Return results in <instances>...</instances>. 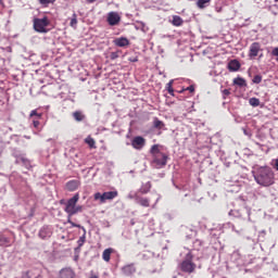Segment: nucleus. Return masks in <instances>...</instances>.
<instances>
[{
	"mask_svg": "<svg viewBox=\"0 0 278 278\" xmlns=\"http://www.w3.org/2000/svg\"><path fill=\"white\" fill-rule=\"evenodd\" d=\"M108 23L112 27H114L115 25H118L121 23V15H118V13H116V12L109 13Z\"/></svg>",
	"mask_w": 278,
	"mask_h": 278,
	"instance_id": "9d476101",
	"label": "nucleus"
},
{
	"mask_svg": "<svg viewBox=\"0 0 278 278\" xmlns=\"http://www.w3.org/2000/svg\"><path fill=\"white\" fill-rule=\"evenodd\" d=\"M86 243V229L84 231V235L81 237H79L77 244L79 248L84 247V244Z\"/></svg>",
	"mask_w": 278,
	"mask_h": 278,
	"instance_id": "c756f323",
	"label": "nucleus"
},
{
	"mask_svg": "<svg viewBox=\"0 0 278 278\" xmlns=\"http://www.w3.org/2000/svg\"><path fill=\"white\" fill-rule=\"evenodd\" d=\"M144 144H147V139L141 136L135 137L131 141L132 149H136L137 151H140Z\"/></svg>",
	"mask_w": 278,
	"mask_h": 278,
	"instance_id": "6e6552de",
	"label": "nucleus"
},
{
	"mask_svg": "<svg viewBox=\"0 0 278 278\" xmlns=\"http://www.w3.org/2000/svg\"><path fill=\"white\" fill-rule=\"evenodd\" d=\"M275 1V3H278V0H274Z\"/></svg>",
	"mask_w": 278,
	"mask_h": 278,
	"instance_id": "de8ad7c7",
	"label": "nucleus"
},
{
	"mask_svg": "<svg viewBox=\"0 0 278 278\" xmlns=\"http://www.w3.org/2000/svg\"><path fill=\"white\" fill-rule=\"evenodd\" d=\"M153 127H154V129H164L166 127V124H164V122L160 121V118L154 117Z\"/></svg>",
	"mask_w": 278,
	"mask_h": 278,
	"instance_id": "aec40b11",
	"label": "nucleus"
},
{
	"mask_svg": "<svg viewBox=\"0 0 278 278\" xmlns=\"http://www.w3.org/2000/svg\"><path fill=\"white\" fill-rule=\"evenodd\" d=\"M118 197V191H106V192H96L93 194L94 201H99L100 204L105 203L106 201H113V199H116Z\"/></svg>",
	"mask_w": 278,
	"mask_h": 278,
	"instance_id": "39448f33",
	"label": "nucleus"
},
{
	"mask_svg": "<svg viewBox=\"0 0 278 278\" xmlns=\"http://www.w3.org/2000/svg\"><path fill=\"white\" fill-rule=\"evenodd\" d=\"M39 238L41 240H47V238H51V230L48 227H43L39 230Z\"/></svg>",
	"mask_w": 278,
	"mask_h": 278,
	"instance_id": "f3484780",
	"label": "nucleus"
},
{
	"mask_svg": "<svg viewBox=\"0 0 278 278\" xmlns=\"http://www.w3.org/2000/svg\"><path fill=\"white\" fill-rule=\"evenodd\" d=\"M89 278H99V275H96V274H93V273L91 271V275H90Z\"/></svg>",
	"mask_w": 278,
	"mask_h": 278,
	"instance_id": "37998d69",
	"label": "nucleus"
},
{
	"mask_svg": "<svg viewBox=\"0 0 278 278\" xmlns=\"http://www.w3.org/2000/svg\"><path fill=\"white\" fill-rule=\"evenodd\" d=\"M132 62H138V59H134Z\"/></svg>",
	"mask_w": 278,
	"mask_h": 278,
	"instance_id": "49530a36",
	"label": "nucleus"
},
{
	"mask_svg": "<svg viewBox=\"0 0 278 278\" xmlns=\"http://www.w3.org/2000/svg\"><path fill=\"white\" fill-rule=\"evenodd\" d=\"M211 2L212 0H198L197 5L200 8V10H203V8H207V4Z\"/></svg>",
	"mask_w": 278,
	"mask_h": 278,
	"instance_id": "a878e982",
	"label": "nucleus"
},
{
	"mask_svg": "<svg viewBox=\"0 0 278 278\" xmlns=\"http://www.w3.org/2000/svg\"><path fill=\"white\" fill-rule=\"evenodd\" d=\"M167 91H168V94H170L172 97H175V89H173V81L167 84Z\"/></svg>",
	"mask_w": 278,
	"mask_h": 278,
	"instance_id": "2f4dec72",
	"label": "nucleus"
},
{
	"mask_svg": "<svg viewBox=\"0 0 278 278\" xmlns=\"http://www.w3.org/2000/svg\"><path fill=\"white\" fill-rule=\"evenodd\" d=\"M140 194H148V192H151V182H147L139 189Z\"/></svg>",
	"mask_w": 278,
	"mask_h": 278,
	"instance_id": "5701e85b",
	"label": "nucleus"
},
{
	"mask_svg": "<svg viewBox=\"0 0 278 278\" xmlns=\"http://www.w3.org/2000/svg\"><path fill=\"white\" fill-rule=\"evenodd\" d=\"M135 200L139 205H141V207H151V200H149V198H144L136 194Z\"/></svg>",
	"mask_w": 278,
	"mask_h": 278,
	"instance_id": "f8f14e48",
	"label": "nucleus"
},
{
	"mask_svg": "<svg viewBox=\"0 0 278 278\" xmlns=\"http://www.w3.org/2000/svg\"><path fill=\"white\" fill-rule=\"evenodd\" d=\"M86 144H88L90 147V149H96V142L94 139L91 137H88L85 139Z\"/></svg>",
	"mask_w": 278,
	"mask_h": 278,
	"instance_id": "c85d7f7f",
	"label": "nucleus"
},
{
	"mask_svg": "<svg viewBox=\"0 0 278 278\" xmlns=\"http://www.w3.org/2000/svg\"><path fill=\"white\" fill-rule=\"evenodd\" d=\"M0 247H12V243L10 242V238L5 236H0Z\"/></svg>",
	"mask_w": 278,
	"mask_h": 278,
	"instance_id": "412c9836",
	"label": "nucleus"
},
{
	"mask_svg": "<svg viewBox=\"0 0 278 278\" xmlns=\"http://www.w3.org/2000/svg\"><path fill=\"white\" fill-rule=\"evenodd\" d=\"M21 162H22V164H24V166H26V168H29V166H30L29 160L22 157Z\"/></svg>",
	"mask_w": 278,
	"mask_h": 278,
	"instance_id": "f704fd0d",
	"label": "nucleus"
},
{
	"mask_svg": "<svg viewBox=\"0 0 278 278\" xmlns=\"http://www.w3.org/2000/svg\"><path fill=\"white\" fill-rule=\"evenodd\" d=\"M115 47H129V39L127 37H119L114 39Z\"/></svg>",
	"mask_w": 278,
	"mask_h": 278,
	"instance_id": "2eb2a0df",
	"label": "nucleus"
},
{
	"mask_svg": "<svg viewBox=\"0 0 278 278\" xmlns=\"http://www.w3.org/2000/svg\"><path fill=\"white\" fill-rule=\"evenodd\" d=\"M87 1V3H94V1H97V0H86Z\"/></svg>",
	"mask_w": 278,
	"mask_h": 278,
	"instance_id": "c03bdc74",
	"label": "nucleus"
},
{
	"mask_svg": "<svg viewBox=\"0 0 278 278\" xmlns=\"http://www.w3.org/2000/svg\"><path fill=\"white\" fill-rule=\"evenodd\" d=\"M39 118L37 119H33V125L35 127V129H38V127H40V121H38Z\"/></svg>",
	"mask_w": 278,
	"mask_h": 278,
	"instance_id": "4c0bfd02",
	"label": "nucleus"
},
{
	"mask_svg": "<svg viewBox=\"0 0 278 278\" xmlns=\"http://www.w3.org/2000/svg\"><path fill=\"white\" fill-rule=\"evenodd\" d=\"M150 153H151L152 157H154L155 155L162 154L163 152L160 151L159 144H154L151 147Z\"/></svg>",
	"mask_w": 278,
	"mask_h": 278,
	"instance_id": "b1692460",
	"label": "nucleus"
},
{
	"mask_svg": "<svg viewBox=\"0 0 278 278\" xmlns=\"http://www.w3.org/2000/svg\"><path fill=\"white\" fill-rule=\"evenodd\" d=\"M34 116L37 118H42V113H38V110H33L29 114V118H34Z\"/></svg>",
	"mask_w": 278,
	"mask_h": 278,
	"instance_id": "7c9ffc66",
	"label": "nucleus"
},
{
	"mask_svg": "<svg viewBox=\"0 0 278 278\" xmlns=\"http://www.w3.org/2000/svg\"><path fill=\"white\" fill-rule=\"evenodd\" d=\"M35 278H42V275H38L37 277H35Z\"/></svg>",
	"mask_w": 278,
	"mask_h": 278,
	"instance_id": "a18cd8bd",
	"label": "nucleus"
},
{
	"mask_svg": "<svg viewBox=\"0 0 278 278\" xmlns=\"http://www.w3.org/2000/svg\"><path fill=\"white\" fill-rule=\"evenodd\" d=\"M112 253H116V250L113 249V248H109V249H105L103 252H102V260L106 263L110 262V260H112Z\"/></svg>",
	"mask_w": 278,
	"mask_h": 278,
	"instance_id": "4468645a",
	"label": "nucleus"
},
{
	"mask_svg": "<svg viewBox=\"0 0 278 278\" xmlns=\"http://www.w3.org/2000/svg\"><path fill=\"white\" fill-rule=\"evenodd\" d=\"M77 188H79V181H78V180H70V181L66 184V189H67L70 192H75V190H77Z\"/></svg>",
	"mask_w": 278,
	"mask_h": 278,
	"instance_id": "dca6fc26",
	"label": "nucleus"
},
{
	"mask_svg": "<svg viewBox=\"0 0 278 278\" xmlns=\"http://www.w3.org/2000/svg\"><path fill=\"white\" fill-rule=\"evenodd\" d=\"M73 118L77 123H81V121L86 119V115L81 111H76V112L73 113Z\"/></svg>",
	"mask_w": 278,
	"mask_h": 278,
	"instance_id": "a211bd4d",
	"label": "nucleus"
},
{
	"mask_svg": "<svg viewBox=\"0 0 278 278\" xmlns=\"http://www.w3.org/2000/svg\"><path fill=\"white\" fill-rule=\"evenodd\" d=\"M22 278H31V276H29V271H24Z\"/></svg>",
	"mask_w": 278,
	"mask_h": 278,
	"instance_id": "a19ab883",
	"label": "nucleus"
},
{
	"mask_svg": "<svg viewBox=\"0 0 278 278\" xmlns=\"http://www.w3.org/2000/svg\"><path fill=\"white\" fill-rule=\"evenodd\" d=\"M79 202V193H75L73 198L67 200L65 203L64 212L67 214V216L73 217L75 214H79L84 210V206L77 205Z\"/></svg>",
	"mask_w": 278,
	"mask_h": 278,
	"instance_id": "f03ea898",
	"label": "nucleus"
},
{
	"mask_svg": "<svg viewBox=\"0 0 278 278\" xmlns=\"http://www.w3.org/2000/svg\"><path fill=\"white\" fill-rule=\"evenodd\" d=\"M274 168H276V170H278V159L275 160Z\"/></svg>",
	"mask_w": 278,
	"mask_h": 278,
	"instance_id": "79ce46f5",
	"label": "nucleus"
},
{
	"mask_svg": "<svg viewBox=\"0 0 278 278\" xmlns=\"http://www.w3.org/2000/svg\"><path fill=\"white\" fill-rule=\"evenodd\" d=\"M77 13H74L70 22V27H73V29H77Z\"/></svg>",
	"mask_w": 278,
	"mask_h": 278,
	"instance_id": "bb28decb",
	"label": "nucleus"
},
{
	"mask_svg": "<svg viewBox=\"0 0 278 278\" xmlns=\"http://www.w3.org/2000/svg\"><path fill=\"white\" fill-rule=\"evenodd\" d=\"M250 105H252V108H260V99L257 98H251L249 100Z\"/></svg>",
	"mask_w": 278,
	"mask_h": 278,
	"instance_id": "cd10ccee",
	"label": "nucleus"
},
{
	"mask_svg": "<svg viewBox=\"0 0 278 278\" xmlns=\"http://www.w3.org/2000/svg\"><path fill=\"white\" fill-rule=\"evenodd\" d=\"M185 90H188L189 92H194V85H190Z\"/></svg>",
	"mask_w": 278,
	"mask_h": 278,
	"instance_id": "ea45409f",
	"label": "nucleus"
},
{
	"mask_svg": "<svg viewBox=\"0 0 278 278\" xmlns=\"http://www.w3.org/2000/svg\"><path fill=\"white\" fill-rule=\"evenodd\" d=\"M262 51V45L260 42H253L250 46V50H249V58L251 60L257 58V55H260V52Z\"/></svg>",
	"mask_w": 278,
	"mask_h": 278,
	"instance_id": "0eeeda50",
	"label": "nucleus"
},
{
	"mask_svg": "<svg viewBox=\"0 0 278 278\" xmlns=\"http://www.w3.org/2000/svg\"><path fill=\"white\" fill-rule=\"evenodd\" d=\"M116 59H118V52H112L111 60H116Z\"/></svg>",
	"mask_w": 278,
	"mask_h": 278,
	"instance_id": "58836bf2",
	"label": "nucleus"
},
{
	"mask_svg": "<svg viewBox=\"0 0 278 278\" xmlns=\"http://www.w3.org/2000/svg\"><path fill=\"white\" fill-rule=\"evenodd\" d=\"M254 179L258 186L268 188L275 184V172L269 166L258 167L254 175Z\"/></svg>",
	"mask_w": 278,
	"mask_h": 278,
	"instance_id": "f257e3e1",
	"label": "nucleus"
},
{
	"mask_svg": "<svg viewBox=\"0 0 278 278\" xmlns=\"http://www.w3.org/2000/svg\"><path fill=\"white\" fill-rule=\"evenodd\" d=\"M59 278H75V271L71 267L62 268L59 273Z\"/></svg>",
	"mask_w": 278,
	"mask_h": 278,
	"instance_id": "9b49d317",
	"label": "nucleus"
},
{
	"mask_svg": "<svg viewBox=\"0 0 278 278\" xmlns=\"http://www.w3.org/2000/svg\"><path fill=\"white\" fill-rule=\"evenodd\" d=\"M172 25H174L175 27H181L184 25V20L179 15H174Z\"/></svg>",
	"mask_w": 278,
	"mask_h": 278,
	"instance_id": "6ab92c4d",
	"label": "nucleus"
},
{
	"mask_svg": "<svg viewBox=\"0 0 278 278\" xmlns=\"http://www.w3.org/2000/svg\"><path fill=\"white\" fill-rule=\"evenodd\" d=\"M136 264L130 263L122 267V273L125 277H131V275H136Z\"/></svg>",
	"mask_w": 278,
	"mask_h": 278,
	"instance_id": "1a4fd4ad",
	"label": "nucleus"
},
{
	"mask_svg": "<svg viewBox=\"0 0 278 278\" xmlns=\"http://www.w3.org/2000/svg\"><path fill=\"white\" fill-rule=\"evenodd\" d=\"M252 81L253 84H262V75H255Z\"/></svg>",
	"mask_w": 278,
	"mask_h": 278,
	"instance_id": "473e14b6",
	"label": "nucleus"
},
{
	"mask_svg": "<svg viewBox=\"0 0 278 278\" xmlns=\"http://www.w3.org/2000/svg\"><path fill=\"white\" fill-rule=\"evenodd\" d=\"M222 92L224 94V99H227V97L231 94V91H229V89H224Z\"/></svg>",
	"mask_w": 278,
	"mask_h": 278,
	"instance_id": "e433bc0d",
	"label": "nucleus"
},
{
	"mask_svg": "<svg viewBox=\"0 0 278 278\" xmlns=\"http://www.w3.org/2000/svg\"><path fill=\"white\" fill-rule=\"evenodd\" d=\"M240 61L238 60H231L228 63V71H230V73H236L238 71H240Z\"/></svg>",
	"mask_w": 278,
	"mask_h": 278,
	"instance_id": "ddd939ff",
	"label": "nucleus"
},
{
	"mask_svg": "<svg viewBox=\"0 0 278 278\" xmlns=\"http://www.w3.org/2000/svg\"><path fill=\"white\" fill-rule=\"evenodd\" d=\"M233 84L235 86H239L240 88L247 87V80H244V78H240V77L235 78Z\"/></svg>",
	"mask_w": 278,
	"mask_h": 278,
	"instance_id": "4be33fe9",
	"label": "nucleus"
},
{
	"mask_svg": "<svg viewBox=\"0 0 278 278\" xmlns=\"http://www.w3.org/2000/svg\"><path fill=\"white\" fill-rule=\"evenodd\" d=\"M73 217H71V215H67V223L68 225H71L72 227H77L78 229H83V231H86V228L79 224H75L72 219Z\"/></svg>",
	"mask_w": 278,
	"mask_h": 278,
	"instance_id": "393cba45",
	"label": "nucleus"
},
{
	"mask_svg": "<svg viewBox=\"0 0 278 278\" xmlns=\"http://www.w3.org/2000/svg\"><path fill=\"white\" fill-rule=\"evenodd\" d=\"M41 5H49V3H55V0H39Z\"/></svg>",
	"mask_w": 278,
	"mask_h": 278,
	"instance_id": "72a5a7b5",
	"label": "nucleus"
},
{
	"mask_svg": "<svg viewBox=\"0 0 278 278\" xmlns=\"http://www.w3.org/2000/svg\"><path fill=\"white\" fill-rule=\"evenodd\" d=\"M153 157V164H155L156 168H164V166H166L167 162H168V155L161 153V154H156Z\"/></svg>",
	"mask_w": 278,
	"mask_h": 278,
	"instance_id": "423d86ee",
	"label": "nucleus"
},
{
	"mask_svg": "<svg viewBox=\"0 0 278 278\" xmlns=\"http://www.w3.org/2000/svg\"><path fill=\"white\" fill-rule=\"evenodd\" d=\"M33 23L35 31L38 34H47L49 31L47 27H49L51 22L49 21V17L45 16L43 18H34Z\"/></svg>",
	"mask_w": 278,
	"mask_h": 278,
	"instance_id": "20e7f679",
	"label": "nucleus"
},
{
	"mask_svg": "<svg viewBox=\"0 0 278 278\" xmlns=\"http://www.w3.org/2000/svg\"><path fill=\"white\" fill-rule=\"evenodd\" d=\"M194 256L191 253L186 255V258L180 263V270L192 275L197 270V264L192 261Z\"/></svg>",
	"mask_w": 278,
	"mask_h": 278,
	"instance_id": "7ed1b4c3",
	"label": "nucleus"
},
{
	"mask_svg": "<svg viewBox=\"0 0 278 278\" xmlns=\"http://www.w3.org/2000/svg\"><path fill=\"white\" fill-rule=\"evenodd\" d=\"M271 55H274V58H276V62H278V48L273 49Z\"/></svg>",
	"mask_w": 278,
	"mask_h": 278,
	"instance_id": "c9c22d12",
	"label": "nucleus"
}]
</instances>
